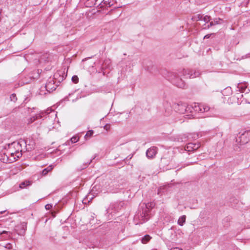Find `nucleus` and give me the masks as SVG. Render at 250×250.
<instances>
[{
    "instance_id": "39448f33",
    "label": "nucleus",
    "mask_w": 250,
    "mask_h": 250,
    "mask_svg": "<svg viewBox=\"0 0 250 250\" xmlns=\"http://www.w3.org/2000/svg\"><path fill=\"white\" fill-rule=\"evenodd\" d=\"M169 80L171 82L179 88H184L185 86V82L183 81L182 78H179V75L177 76L173 73H170Z\"/></svg>"
},
{
    "instance_id": "bb28decb",
    "label": "nucleus",
    "mask_w": 250,
    "mask_h": 250,
    "mask_svg": "<svg viewBox=\"0 0 250 250\" xmlns=\"http://www.w3.org/2000/svg\"><path fill=\"white\" fill-rule=\"evenodd\" d=\"M10 99L11 101L16 102L17 100V98L16 97V95L15 94H12L10 95Z\"/></svg>"
},
{
    "instance_id": "cd10ccee",
    "label": "nucleus",
    "mask_w": 250,
    "mask_h": 250,
    "mask_svg": "<svg viewBox=\"0 0 250 250\" xmlns=\"http://www.w3.org/2000/svg\"><path fill=\"white\" fill-rule=\"evenodd\" d=\"M3 234H6L7 235V237H10V234H11V232L5 231V230L0 232V235H2Z\"/></svg>"
},
{
    "instance_id": "f704fd0d",
    "label": "nucleus",
    "mask_w": 250,
    "mask_h": 250,
    "mask_svg": "<svg viewBox=\"0 0 250 250\" xmlns=\"http://www.w3.org/2000/svg\"><path fill=\"white\" fill-rule=\"evenodd\" d=\"M250 57V53L246 54L245 56L242 57V59H245Z\"/></svg>"
},
{
    "instance_id": "f8f14e48",
    "label": "nucleus",
    "mask_w": 250,
    "mask_h": 250,
    "mask_svg": "<svg viewBox=\"0 0 250 250\" xmlns=\"http://www.w3.org/2000/svg\"><path fill=\"white\" fill-rule=\"evenodd\" d=\"M164 107L165 109V115L168 116L172 112V107L170 103L168 102H165L164 104Z\"/></svg>"
},
{
    "instance_id": "7c9ffc66",
    "label": "nucleus",
    "mask_w": 250,
    "mask_h": 250,
    "mask_svg": "<svg viewBox=\"0 0 250 250\" xmlns=\"http://www.w3.org/2000/svg\"><path fill=\"white\" fill-rule=\"evenodd\" d=\"M78 140L79 139L77 138V137H73L71 139V141L73 143L77 142L78 141Z\"/></svg>"
},
{
    "instance_id": "f257e3e1",
    "label": "nucleus",
    "mask_w": 250,
    "mask_h": 250,
    "mask_svg": "<svg viewBox=\"0 0 250 250\" xmlns=\"http://www.w3.org/2000/svg\"><path fill=\"white\" fill-rule=\"evenodd\" d=\"M22 146L25 147L26 146L25 141L20 140L19 141L14 142L8 145V153L14 157V159H16V157L20 158L22 156V152L25 151Z\"/></svg>"
},
{
    "instance_id": "4be33fe9",
    "label": "nucleus",
    "mask_w": 250,
    "mask_h": 250,
    "mask_svg": "<svg viewBox=\"0 0 250 250\" xmlns=\"http://www.w3.org/2000/svg\"><path fill=\"white\" fill-rule=\"evenodd\" d=\"M98 0H88L86 4L89 6L91 7L92 5H94L96 4V2Z\"/></svg>"
},
{
    "instance_id": "72a5a7b5",
    "label": "nucleus",
    "mask_w": 250,
    "mask_h": 250,
    "mask_svg": "<svg viewBox=\"0 0 250 250\" xmlns=\"http://www.w3.org/2000/svg\"><path fill=\"white\" fill-rule=\"evenodd\" d=\"M5 248L8 249H11L12 248V246L11 244L8 243L6 245Z\"/></svg>"
},
{
    "instance_id": "f03ea898",
    "label": "nucleus",
    "mask_w": 250,
    "mask_h": 250,
    "mask_svg": "<svg viewBox=\"0 0 250 250\" xmlns=\"http://www.w3.org/2000/svg\"><path fill=\"white\" fill-rule=\"evenodd\" d=\"M154 204L153 203H148L147 204H143L141 207L143 208V211L142 213H140L139 216V219L142 220L144 222L147 221L148 219V211H149V208H153L154 207Z\"/></svg>"
},
{
    "instance_id": "412c9836",
    "label": "nucleus",
    "mask_w": 250,
    "mask_h": 250,
    "mask_svg": "<svg viewBox=\"0 0 250 250\" xmlns=\"http://www.w3.org/2000/svg\"><path fill=\"white\" fill-rule=\"evenodd\" d=\"M232 93V91H231V87H228L227 88H226L223 91V95H229V94H231Z\"/></svg>"
},
{
    "instance_id": "b1692460",
    "label": "nucleus",
    "mask_w": 250,
    "mask_h": 250,
    "mask_svg": "<svg viewBox=\"0 0 250 250\" xmlns=\"http://www.w3.org/2000/svg\"><path fill=\"white\" fill-rule=\"evenodd\" d=\"M93 131L92 130H88L84 136V138L87 139L89 137H91L93 134Z\"/></svg>"
},
{
    "instance_id": "4c0bfd02",
    "label": "nucleus",
    "mask_w": 250,
    "mask_h": 250,
    "mask_svg": "<svg viewBox=\"0 0 250 250\" xmlns=\"http://www.w3.org/2000/svg\"><path fill=\"white\" fill-rule=\"evenodd\" d=\"M171 250H182V249H179L178 248H174L173 249H171Z\"/></svg>"
},
{
    "instance_id": "c9c22d12",
    "label": "nucleus",
    "mask_w": 250,
    "mask_h": 250,
    "mask_svg": "<svg viewBox=\"0 0 250 250\" xmlns=\"http://www.w3.org/2000/svg\"><path fill=\"white\" fill-rule=\"evenodd\" d=\"M214 25H215V24L214 23L213 21H212L210 22L209 25H208V28H209V27H211L212 26H213Z\"/></svg>"
},
{
    "instance_id": "20e7f679",
    "label": "nucleus",
    "mask_w": 250,
    "mask_h": 250,
    "mask_svg": "<svg viewBox=\"0 0 250 250\" xmlns=\"http://www.w3.org/2000/svg\"><path fill=\"white\" fill-rule=\"evenodd\" d=\"M250 141V130L244 131L236 138V142L240 145H245Z\"/></svg>"
},
{
    "instance_id": "9d476101",
    "label": "nucleus",
    "mask_w": 250,
    "mask_h": 250,
    "mask_svg": "<svg viewBox=\"0 0 250 250\" xmlns=\"http://www.w3.org/2000/svg\"><path fill=\"white\" fill-rule=\"evenodd\" d=\"M157 148L153 146L148 149L146 152V156L148 158H153L157 153Z\"/></svg>"
},
{
    "instance_id": "473e14b6",
    "label": "nucleus",
    "mask_w": 250,
    "mask_h": 250,
    "mask_svg": "<svg viewBox=\"0 0 250 250\" xmlns=\"http://www.w3.org/2000/svg\"><path fill=\"white\" fill-rule=\"evenodd\" d=\"M52 208V205L51 204H47L45 206V208L46 210H49Z\"/></svg>"
},
{
    "instance_id": "e433bc0d",
    "label": "nucleus",
    "mask_w": 250,
    "mask_h": 250,
    "mask_svg": "<svg viewBox=\"0 0 250 250\" xmlns=\"http://www.w3.org/2000/svg\"><path fill=\"white\" fill-rule=\"evenodd\" d=\"M210 35L211 34H208V35H206V36H205L204 37V39L206 38V39H208L210 36Z\"/></svg>"
},
{
    "instance_id": "423d86ee",
    "label": "nucleus",
    "mask_w": 250,
    "mask_h": 250,
    "mask_svg": "<svg viewBox=\"0 0 250 250\" xmlns=\"http://www.w3.org/2000/svg\"><path fill=\"white\" fill-rule=\"evenodd\" d=\"M174 108L176 112L180 114H184L188 111L192 112L191 107H189L185 103L174 104Z\"/></svg>"
},
{
    "instance_id": "f3484780",
    "label": "nucleus",
    "mask_w": 250,
    "mask_h": 250,
    "mask_svg": "<svg viewBox=\"0 0 250 250\" xmlns=\"http://www.w3.org/2000/svg\"><path fill=\"white\" fill-rule=\"evenodd\" d=\"M186 216L184 215L181 216L178 220V224L180 226H183L186 222Z\"/></svg>"
},
{
    "instance_id": "aec40b11",
    "label": "nucleus",
    "mask_w": 250,
    "mask_h": 250,
    "mask_svg": "<svg viewBox=\"0 0 250 250\" xmlns=\"http://www.w3.org/2000/svg\"><path fill=\"white\" fill-rule=\"evenodd\" d=\"M200 107H201V112H207L209 110V107L204 104H201Z\"/></svg>"
},
{
    "instance_id": "dca6fc26",
    "label": "nucleus",
    "mask_w": 250,
    "mask_h": 250,
    "mask_svg": "<svg viewBox=\"0 0 250 250\" xmlns=\"http://www.w3.org/2000/svg\"><path fill=\"white\" fill-rule=\"evenodd\" d=\"M201 104L195 103L194 105L192 106V108L196 112H201V107H200Z\"/></svg>"
},
{
    "instance_id": "a211bd4d",
    "label": "nucleus",
    "mask_w": 250,
    "mask_h": 250,
    "mask_svg": "<svg viewBox=\"0 0 250 250\" xmlns=\"http://www.w3.org/2000/svg\"><path fill=\"white\" fill-rule=\"evenodd\" d=\"M151 238V237L149 235L146 234L141 238V240L143 244H146Z\"/></svg>"
},
{
    "instance_id": "ea45409f",
    "label": "nucleus",
    "mask_w": 250,
    "mask_h": 250,
    "mask_svg": "<svg viewBox=\"0 0 250 250\" xmlns=\"http://www.w3.org/2000/svg\"><path fill=\"white\" fill-rule=\"evenodd\" d=\"M6 157H7V159H6V162H5V161H4V160H4V159H3V162H4V163H7V162H8V157H7V156H6Z\"/></svg>"
},
{
    "instance_id": "09e8293b",
    "label": "nucleus",
    "mask_w": 250,
    "mask_h": 250,
    "mask_svg": "<svg viewBox=\"0 0 250 250\" xmlns=\"http://www.w3.org/2000/svg\"><path fill=\"white\" fill-rule=\"evenodd\" d=\"M193 163V162H191L190 164H192Z\"/></svg>"
},
{
    "instance_id": "a19ab883",
    "label": "nucleus",
    "mask_w": 250,
    "mask_h": 250,
    "mask_svg": "<svg viewBox=\"0 0 250 250\" xmlns=\"http://www.w3.org/2000/svg\"><path fill=\"white\" fill-rule=\"evenodd\" d=\"M96 188V187H93V189L92 190V191H94V189Z\"/></svg>"
},
{
    "instance_id": "7ed1b4c3",
    "label": "nucleus",
    "mask_w": 250,
    "mask_h": 250,
    "mask_svg": "<svg viewBox=\"0 0 250 250\" xmlns=\"http://www.w3.org/2000/svg\"><path fill=\"white\" fill-rule=\"evenodd\" d=\"M180 74L184 78L193 79L199 77L201 73L197 70L184 69L180 72Z\"/></svg>"
},
{
    "instance_id": "c85d7f7f",
    "label": "nucleus",
    "mask_w": 250,
    "mask_h": 250,
    "mask_svg": "<svg viewBox=\"0 0 250 250\" xmlns=\"http://www.w3.org/2000/svg\"><path fill=\"white\" fill-rule=\"evenodd\" d=\"M210 19H211L210 17L208 16H205L203 18V20L206 22H208V21H209Z\"/></svg>"
},
{
    "instance_id": "0eeeda50",
    "label": "nucleus",
    "mask_w": 250,
    "mask_h": 250,
    "mask_svg": "<svg viewBox=\"0 0 250 250\" xmlns=\"http://www.w3.org/2000/svg\"><path fill=\"white\" fill-rule=\"evenodd\" d=\"M51 112V110L48 109L45 111H41L39 114H36L27 120V124H30L34 122L35 120L42 118L44 115L48 114Z\"/></svg>"
},
{
    "instance_id": "393cba45",
    "label": "nucleus",
    "mask_w": 250,
    "mask_h": 250,
    "mask_svg": "<svg viewBox=\"0 0 250 250\" xmlns=\"http://www.w3.org/2000/svg\"><path fill=\"white\" fill-rule=\"evenodd\" d=\"M30 184V182L29 181H24L23 182H22L21 184H20V188H25L26 186H28Z\"/></svg>"
},
{
    "instance_id": "c03bdc74",
    "label": "nucleus",
    "mask_w": 250,
    "mask_h": 250,
    "mask_svg": "<svg viewBox=\"0 0 250 250\" xmlns=\"http://www.w3.org/2000/svg\"><path fill=\"white\" fill-rule=\"evenodd\" d=\"M92 161V160H90V161L89 162L88 164H90Z\"/></svg>"
},
{
    "instance_id": "49530a36",
    "label": "nucleus",
    "mask_w": 250,
    "mask_h": 250,
    "mask_svg": "<svg viewBox=\"0 0 250 250\" xmlns=\"http://www.w3.org/2000/svg\"><path fill=\"white\" fill-rule=\"evenodd\" d=\"M104 127L106 128V129H107V127H106V125H105Z\"/></svg>"
},
{
    "instance_id": "2eb2a0df",
    "label": "nucleus",
    "mask_w": 250,
    "mask_h": 250,
    "mask_svg": "<svg viewBox=\"0 0 250 250\" xmlns=\"http://www.w3.org/2000/svg\"><path fill=\"white\" fill-rule=\"evenodd\" d=\"M111 60L109 59H105L102 64L101 68L103 70L109 69L111 66Z\"/></svg>"
},
{
    "instance_id": "37998d69",
    "label": "nucleus",
    "mask_w": 250,
    "mask_h": 250,
    "mask_svg": "<svg viewBox=\"0 0 250 250\" xmlns=\"http://www.w3.org/2000/svg\"><path fill=\"white\" fill-rule=\"evenodd\" d=\"M160 189H158V194H159L160 193Z\"/></svg>"
},
{
    "instance_id": "2f4dec72",
    "label": "nucleus",
    "mask_w": 250,
    "mask_h": 250,
    "mask_svg": "<svg viewBox=\"0 0 250 250\" xmlns=\"http://www.w3.org/2000/svg\"><path fill=\"white\" fill-rule=\"evenodd\" d=\"M221 21V19H219H219H214V21H213L214 23L215 24V25H216V24H218L220 23L219 22V21Z\"/></svg>"
},
{
    "instance_id": "9b49d317",
    "label": "nucleus",
    "mask_w": 250,
    "mask_h": 250,
    "mask_svg": "<svg viewBox=\"0 0 250 250\" xmlns=\"http://www.w3.org/2000/svg\"><path fill=\"white\" fill-rule=\"evenodd\" d=\"M113 0H103L99 4L100 8L110 7L113 5Z\"/></svg>"
},
{
    "instance_id": "1a4fd4ad",
    "label": "nucleus",
    "mask_w": 250,
    "mask_h": 250,
    "mask_svg": "<svg viewBox=\"0 0 250 250\" xmlns=\"http://www.w3.org/2000/svg\"><path fill=\"white\" fill-rule=\"evenodd\" d=\"M57 87V85L55 83L53 79H51L48 81L45 84V88L47 91L50 92L55 90Z\"/></svg>"
},
{
    "instance_id": "a878e982",
    "label": "nucleus",
    "mask_w": 250,
    "mask_h": 250,
    "mask_svg": "<svg viewBox=\"0 0 250 250\" xmlns=\"http://www.w3.org/2000/svg\"><path fill=\"white\" fill-rule=\"evenodd\" d=\"M72 81L75 83H77L79 82V78L77 76L74 75L72 77Z\"/></svg>"
},
{
    "instance_id": "4468645a",
    "label": "nucleus",
    "mask_w": 250,
    "mask_h": 250,
    "mask_svg": "<svg viewBox=\"0 0 250 250\" xmlns=\"http://www.w3.org/2000/svg\"><path fill=\"white\" fill-rule=\"evenodd\" d=\"M248 84L246 83H239L237 84V90L241 93L246 92L247 93V88Z\"/></svg>"
},
{
    "instance_id": "6ab92c4d",
    "label": "nucleus",
    "mask_w": 250,
    "mask_h": 250,
    "mask_svg": "<svg viewBox=\"0 0 250 250\" xmlns=\"http://www.w3.org/2000/svg\"><path fill=\"white\" fill-rule=\"evenodd\" d=\"M193 146V143H188L185 148V150L188 151H191L194 150Z\"/></svg>"
},
{
    "instance_id": "de8ad7c7",
    "label": "nucleus",
    "mask_w": 250,
    "mask_h": 250,
    "mask_svg": "<svg viewBox=\"0 0 250 250\" xmlns=\"http://www.w3.org/2000/svg\"><path fill=\"white\" fill-rule=\"evenodd\" d=\"M103 74L105 75V72L103 71Z\"/></svg>"
},
{
    "instance_id": "ddd939ff",
    "label": "nucleus",
    "mask_w": 250,
    "mask_h": 250,
    "mask_svg": "<svg viewBox=\"0 0 250 250\" xmlns=\"http://www.w3.org/2000/svg\"><path fill=\"white\" fill-rule=\"evenodd\" d=\"M120 208V204L118 203H115L110 207L109 208L107 209V211L108 213L111 214L112 215V213H115L116 212L118 211V210Z\"/></svg>"
},
{
    "instance_id": "58836bf2",
    "label": "nucleus",
    "mask_w": 250,
    "mask_h": 250,
    "mask_svg": "<svg viewBox=\"0 0 250 250\" xmlns=\"http://www.w3.org/2000/svg\"><path fill=\"white\" fill-rule=\"evenodd\" d=\"M198 135L197 134H194V136L192 137L194 139L197 138Z\"/></svg>"
},
{
    "instance_id": "c756f323",
    "label": "nucleus",
    "mask_w": 250,
    "mask_h": 250,
    "mask_svg": "<svg viewBox=\"0 0 250 250\" xmlns=\"http://www.w3.org/2000/svg\"><path fill=\"white\" fill-rule=\"evenodd\" d=\"M193 148L195 150H196L198 148L200 147V144L198 143V144H196V143H193Z\"/></svg>"
},
{
    "instance_id": "5701e85b",
    "label": "nucleus",
    "mask_w": 250,
    "mask_h": 250,
    "mask_svg": "<svg viewBox=\"0 0 250 250\" xmlns=\"http://www.w3.org/2000/svg\"><path fill=\"white\" fill-rule=\"evenodd\" d=\"M52 167H51V166H49L47 168H44L42 171V175H46L49 171H50L52 170Z\"/></svg>"
},
{
    "instance_id": "6e6552de",
    "label": "nucleus",
    "mask_w": 250,
    "mask_h": 250,
    "mask_svg": "<svg viewBox=\"0 0 250 250\" xmlns=\"http://www.w3.org/2000/svg\"><path fill=\"white\" fill-rule=\"evenodd\" d=\"M26 230V224L23 222L16 227L15 231L20 235H24Z\"/></svg>"
},
{
    "instance_id": "a18cd8bd",
    "label": "nucleus",
    "mask_w": 250,
    "mask_h": 250,
    "mask_svg": "<svg viewBox=\"0 0 250 250\" xmlns=\"http://www.w3.org/2000/svg\"><path fill=\"white\" fill-rule=\"evenodd\" d=\"M104 127L106 128V129H107V127H106V125H105Z\"/></svg>"
},
{
    "instance_id": "79ce46f5",
    "label": "nucleus",
    "mask_w": 250,
    "mask_h": 250,
    "mask_svg": "<svg viewBox=\"0 0 250 250\" xmlns=\"http://www.w3.org/2000/svg\"><path fill=\"white\" fill-rule=\"evenodd\" d=\"M5 211H0V214H2Z\"/></svg>"
}]
</instances>
